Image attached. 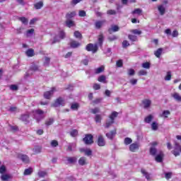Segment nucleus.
<instances>
[{
  "instance_id": "nucleus-12",
  "label": "nucleus",
  "mask_w": 181,
  "mask_h": 181,
  "mask_svg": "<svg viewBox=\"0 0 181 181\" xmlns=\"http://www.w3.org/2000/svg\"><path fill=\"white\" fill-rule=\"evenodd\" d=\"M129 149L131 152H136L139 149V144L136 142L130 144Z\"/></svg>"
},
{
  "instance_id": "nucleus-35",
  "label": "nucleus",
  "mask_w": 181,
  "mask_h": 181,
  "mask_svg": "<svg viewBox=\"0 0 181 181\" xmlns=\"http://www.w3.org/2000/svg\"><path fill=\"white\" fill-rule=\"evenodd\" d=\"M163 52V48H158L155 52L154 54L158 58L160 57V55L162 54V52Z\"/></svg>"
},
{
  "instance_id": "nucleus-45",
  "label": "nucleus",
  "mask_w": 181,
  "mask_h": 181,
  "mask_svg": "<svg viewBox=\"0 0 181 181\" xmlns=\"http://www.w3.org/2000/svg\"><path fill=\"white\" fill-rule=\"evenodd\" d=\"M124 145H131L132 144V139L129 137H126L124 141Z\"/></svg>"
},
{
  "instance_id": "nucleus-39",
  "label": "nucleus",
  "mask_w": 181,
  "mask_h": 181,
  "mask_svg": "<svg viewBox=\"0 0 181 181\" xmlns=\"http://www.w3.org/2000/svg\"><path fill=\"white\" fill-rule=\"evenodd\" d=\"M128 39L131 40V42H138V37L136 35H129Z\"/></svg>"
},
{
  "instance_id": "nucleus-34",
  "label": "nucleus",
  "mask_w": 181,
  "mask_h": 181,
  "mask_svg": "<svg viewBox=\"0 0 181 181\" xmlns=\"http://www.w3.org/2000/svg\"><path fill=\"white\" fill-rule=\"evenodd\" d=\"M34 8L35 9H42V8H43V2L41 1H39L36 4H35Z\"/></svg>"
},
{
  "instance_id": "nucleus-1",
  "label": "nucleus",
  "mask_w": 181,
  "mask_h": 181,
  "mask_svg": "<svg viewBox=\"0 0 181 181\" xmlns=\"http://www.w3.org/2000/svg\"><path fill=\"white\" fill-rule=\"evenodd\" d=\"M34 119L36 120L37 122H39L40 121H42L45 118L43 116V114H45V112L40 109L35 110L33 111Z\"/></svg>"
},
{
  "instance_id": "nucleus-11",
  "label": "nucleus",
  "mask_w": 181,
  "mask_h": 181,
  "mask_svg": "<svg viewBox=\"0 0 181 181\" xmlns=\"http://www.w3.org/2000/svg\"><path fill=\"white\" fill-rule=\"evenodd\" d=\"M115 135H117V129H114L113 130L106 134L107 138L111 141L115 138Z\"/></svg>"
},
{
  "instance_id": "nucleus-36",
  "label": "nucleus",
  "mask_w": 181,
  "mask_h": 181,
  "mask_svg": "<svg viewBox=\"0 0 181 181\" xmlns=\"http://www.w3.org/2000/svg\"><path fill=\"white\" fill-rule=\"evenodd\" d=\"M70 135L72 138H76L78 135V130L74 129L70 132Z\"/></svg>"
},
{
  "instance_id": "nucleus-55",
  "label": "nucleus",
  "mask_w": 181,
  "mask_h": 181,
  "mask_svg": "<svg viewBox=\"0 0 181 181\" xmlns=\"http://www.w3.org/2000/svg\"><path fill=\"white\" fill-rule=\"evenodd\" d=\"M85 155H86V156H91L93 155V151L90 148H86Z\"/></svg>"
},
{
  "instance_id": "nucleus-38",
  "label": "nucleus",
  "mask_w": 181,
  "mask_h": 181,
  "mask_svg": "<svg viewBox=\"0 0 181 181\" xmlns=\"http://www.w3.org/2000/svg\"><path fill=\"white\" fill-rule=\"evenodd\" d=\"M18 20H20L23 25H28V23H29V20L26 18V17H20Z\"/></svg>"
},
{
  "instance_id": "nucleus-40",
  "label": "nucleus",
  "mask_w": 181,
  "mask_h": 181,
  "mask_svg": "<svg viewBox=\"0 0 181 181\" xmlns=\"http://www.w3.org/2000/svg\"><path fill=\"white\" fill-rule=\"evenodd\" d=\"M131 33H132L133 35H142V31L138 29H133L130 30Z\"/></svg>"
},
{
  "instance_id": "nucleus-13",
  "label": "nucleus",
  "mask_w": 181,
  "mask_h": 181,
  "mask_svg": "<svg viewBox=\"0 0 181 181\" xmlns=\"http://www.w3.org/2000/svg\"><path fill=\"white\" fill-rule=\"evenodd\" d=\"M141 103L144 105V108L146 109V108H149V107H151V105L152 104V101L149 99H144L141 101Z\"/></svg>"
},
{
  "instance_id": "nucleus-20",
  "label": "nucleus",
  "mask_w": 181,
  "mask_h": 181,
  "mask_svg": "<svg viewBox=\"0 0 181 181\" xmlns=\"http://www.w3.org/2000/svg\"><path fill=\"white\" fill-rule=\"evenodd\" d=\"M98 45L103 47V43L104 42V35L103 34L98 35Z\"/></svg>"
},
{
  "instance_id": "nucleus-50",
  "label": "nucleus",
  "mask_w": 181,
  "mask_h": 181,
  "mask_svg": "<svg viewBox=\"0 0 181 181\" xmlns=\"http://www.w3.org/2000/svg\"><path fill=\"white\" fill-rule=\"evenodd\" d=\"M101 119H103V117H101V115H96L95 117V121L97 123L101 122Z\"/></svg>"
},
{
  "instance_id": "nucleus-14",
  "label": "nucleus",
  "mask_w": 181,
  "mask_h": 181,
  "mask_svg": "<svg viewBox=\"0 0 181 181\" xmlns=\"http://www.w3.org/2000/svg\"><path fill=\"white\" fill-rule=\"evenodd\" d=\"M119 30V27L118 25H112L110 28H108L107 32L110 35H112L114 32H118Z\"/></svg>"
},
{
  "instance_id": "nucleus-33",
  "label": "nucleus",
  "mask_w": 181,
  "mask_h": 181,
  "mask_svg": "<svg viewBox=\"0 0 181 181\" xmlns=\"http://www.w3.org/2000/svg\"><path fill=\"white\" fill-rule=\"evenodd\" d=\"M49 64H50V57H45L43 66H45V67H49Z\"/></svg>"
},
{
  "instance_id": "nucleus-48",
  "label": "nucleus",
  "mask_w": 181,
  "mask_h": 181,
  "mask_svg": "<svg viewBox=\"0 0 181 181\" xmlns=\"http://www.w3.org/2000/svg\"><path fill=\"white\" fill-rule=\"evenodd\" d=\"M101 101H103V98H96L94 100H93L92 103L93 105H97V104H100V103H101Z\"/></svg>"
},
{
  "instance_id": "nucleus-6",
  "label": "nucleus",
  "mask_w": 181,
  "mask_h": 181,
  "mask_svg": "<svg viewBox=\"0 0 181 181\" xmlns=\"http://www.w3.org/2000/svg\"><path fill=\"white\" fill-rule=\"evenodd\" d=\"M174 156H179L181 153V145L177 141L175 142L174 149L171 151Z\"/></svg>"
},
{
  "instance_id": "nucleus-59",
  "label": "nucleus",
  "mask_w": 181,
  "mask_h": 181,
  "mask_svg": "<svg viewBox=\"0 0 181 181\" xmlns=\"http://www.w3.org/2000/svg\"><path fill=\"white\" fill-rule=\"evenodd\" d=\"M146 74H148V72L144 69H141L138 72L139 76H146Z\"/></svg>"
},
{
  "instance_id": "nucleus-47",
  "label": "nucleus",
  "mask_w": 181,
  "mask_h": 181,
  "mask_svg": "<svg viewBox=\"0 0 181 181\" xmlns=\"http://www.w3.org/2000/svg\"><path fill=\"white\" fill-rule=\"evenodd\" d=\"M9 179H11V175L8 174H4L1 175V180L3 181L9 180Z\"/></svg>"
},
{
  "instance_id": "nucleus-56",
  "label": "nucleus",
  "mask_w": 181,
  "mask_h": 181,
  "mask_svg": "<svg viewBox=\"0 0 181 181\" xmlns=\"http://www.w3.org/2000/svg\"><path fill=\"white\" fill-rule=\"evenodd\" d=\"M142 67L144 69H151V64L149 62H144L142 64Z\"/></svg>"
},
{
  "instance_id": "nucleus-25",
  "label": "nucleus",
  "mask_w": 181,
  "mask_h": 181,
  "mask_svg": "<svg viewBox=\"0 0 181 181\" xmlns=\"http://www.w3.org/2000/svg\"><path fill=\"white\" fill-rule=\"evenodd\" d=\"M141 173H142V175L145 176V177H146V179H147V180H149L151 179V175H149L148 173L146 172V170L141 168Z\"/></svg>"
},
{
  "instance_id": "nucleus-4",
  "label": "nucleus",
  "mask_w": 181,
  "mask_h": 181,
  "mask_svg": "<svg viewBox=\"0 0 181 181\" xmlns=\"http://www.w3.org/2000/svg\"><path fill=\"white\" fill-rule=\"evenodd\" d=\"M56 91H57L56 87H52L50 90L45 91L44 93V98H45V100H51L52 97H53V95L54 94V93H56Z\"/></svg>"
},
{
  "instance_id": "nucleus-58",
  "label": "nucleus",
  "mask_w": 181,
  "mask_h": 181,
  "mask_svg": "<svg viewBox=\"0 0 181 181\" xmlns=\"http://www.w3.org/2000/svg\"><path fill=\"white\" fill-rule=\"evenodd\" d=\"M117 67H122L124 66V63L122 62V59H119L116 62Z\"/></svg>"
},
{
  "instance_id": "nucleus-22",
  "label": "nucleus",
  "mask_w": 181,
  "mask_h": 181,
  "mask_svg": "<svg viewBox=\"0 0 181 181\" xmlns=\"http://www.w3.org/2000/svg\"><path fill=\"white\" fill-rule=\"evenodd\" d=\"M25 54L28 57H33V56H35V49L32 48L28 49L26 51Z\"/></svg>"
},
{
  "instance_id": "nucleus-15",
  "label": "nucleus",
  "mask_w": 181,
  "mask_h": 181,
  "mask_svg": "<svg viewBox=\"0 0 181 181\" xmlns=\"http://www.w3.org/2000/svg\"><path fill=\"white\" fill-rule=\"evenodd\" d=\"M163 156H165V155L163 154V152L160 151V153L156 156L155 160L160 163L163 162Z\"/></svg>"
},
{
  "instance_id": "nucleus-60",
  "label": "nucleus",
  "mask_w": 181,
  "mask_h": 181,
  "mask_svg": "<svg viewBox=\"0 0 181 181\" xmlns=\"http://www.w3.org/2000/svg\"><path fill=\"white\" fill-rule=\"evenodd\" d=\"M128 76H135V70L133 69H129L127 70Z\"/></svg>"
},
{
  "instance_id": "nucleus-49",
  "label": "nucleus",
  "mask_w": 181,
  "mask_h": 181,
  "mask_svg": "<svg viewBox=\"0 0 181 181\" xmlns=\"http://www.w3.org/2000/svg\"><path fill=\"white\" fill-rule=\"evenodd\" d=\"M37 175L39 177H45V176H47V173L46 171H40Z\"/></svg>"
},
{
  "instance_id": "nucleus-29",
  "label": "nucleus",
  "mask_w": 181,
  "mask_h": 181,
  "mask_svg": "<svg viewBox=\"0 0 181 181\" xmlns=\"http://www.w3.org/2000/svg\"><path fill=\"white\" fill-rule=\"evenodd\" d=\"M152 119H153V116H152V115H149L144 118V122H146V124H151Z\"/></svg>"
},
{
  "instance_id": "nucleus-37",
  "label": "nucleus",
  "mask_w": 181,
  "mask_h": 181,
  "mask_svg": "<svg viewBox=\"0 0 181 181\" xmlns=\"http://www.w3.org/2000/svg\"><path fill=\"white\" fill-rule=\"evenodd\" d=\"M164 80L165 81H170V80H172V72L168 71Z\"/></svg>"
},
{
  "instance_id": "nucleus-41",
  "label": "nucleus",
  "mask_w": 181,
  "mask_h": 181,
  "mask_svg": "<svg viewBox=\"0 0 181 181\" xmlns=\"http://www.w3.org/2000/svg\"><path fill=\"white\" fill-rule=\"evenodd\" d=\"M33 152L35 154L40 153V152H42V147L39 146H35L33 148Z\"/></svg>"
},
{
  "instance_id": "nucleus-64",
  "label": "nucleus",
  "mask_w": 181,
  "mask_h": 181,
  "mask_svg": "<svg viewBox=\"0 0 181 181\" xmlns=\"http://www.w3.org/2000/svg\"><path fill=\"white\" fill-rule=\"evenodd\" d=\"M92 114H98V112H100V107H95L91 110Z\"/></svg>"
},
{
  "instance_id": "nucleus-30",
  "label": "nucleus",
  "mask_w": 181,
  "mask_h": 181,
  "mask_svg": "<svg viewBox=\"0 0 181 181\" xmlns=\"http://www.w3.org/2000/svg\"><path fill=\"white\" fill-rule=\"evenodd\" d=\"M68 163H76L77 162V157H67Z\"/></svg>"
},
{
  "instance_id": "nucleus-3",
  "label": "nucleus",
  "mask_w": 181,
  "mask_h": 181,
  "mask_svg": "<svg viewBox=\"0 0 181 181\" xmlns=\"http://www.w3.org/2000/svg\"><path fill=\"white\" fill-rule=\"evenodd\" d=\"M83 141L85 145H93V144H94V136L91 134H85Z\"/></svg>"
},
{
  "instance_id": "nucleus-27",
  "label": "nucleus",
  "mask_w": 181,
  "mask_h": 181,
  "mask_svg": "<svg viewBox=\"0 0 181 181\" xmlns=\"http://www.w3.org/2000/svg\"><path fill=\"white\" fill-rule=\"evenodd\" d=\"M105 23V21H98L95 23V26L96 29H101L103 26V23Z\"/></svg>"
},
{
  "instance_id": "nucleus-43",
  "label": "nucleus",
  "mask_w": 181,
  "mask_h": 181,
  "mask_svg": "<svg viewBox=\"0 0 181 181\" xmlns=\"http://www.w3.org/2000/svg\"><path fill=\"white\" fill-rule=\"evenodd\" d=\"M59 37L62 40L66 38V33L64 32V30H62L59 32Z\"/></svg>"
},
{
  "instance_id": "nucleus-61",
  "label": "nucleus",
  "mask_w": 181,
  "mask_h": 181,
  "mask_svg": "<svg viewBox=\"0 0 181 181\" xmlns=\"http://www.w3.org/2000/svg\"><path fill=\"white\" fill-rule=\"evenodd\" d=\"M172 173L169 172V173H165V177L167 180H169V179L172 178Z\"/></svg>"
},
{
  "instance_id": "nucleus-62",
  "label": "nucleus",
  "mask_w": 181,
  "mask_h": 181,
  "mask_svg": "<svg viewBox=\"0 0 181 181\" xmlns=\"http://www.w3.org/2000/svg\"><path fill=\"white\" fill-rule=\"evenodd\" d=\"M122 47L124 48V49H125V48H127V47H128V46H129V42H128V41L127 40H124L123 42H122Z\"/></svg>"
},
{
  "instance_id": "nucleus-42",
  "label": "nucleus",
  "mask_w": 181,
  "mask_h": 181,
  "mask_svg": "<svg viewBox=\"0 0 181 181\" xmlns=\"http://www.w3.org/2000/svg\"><path fill=\"white\" fill-rule=\"evenodd\" d=\"M173 98H175V100H176V101H179L180 103H181V96L180 95H179L178 93H175L173 95Z\"/></svg>"
},
{
  "instance_id": "nucleus-28",
  "label": "nucleus",
  "mask_w": 181,
  "mask_h": 181,
  "mask_svg": "<svg viewBox=\"0 0 181 181\" xmlns=\"http://www.w3.org/2000/svg\"><path fill=\"white\" fill-rule=\"evenodd\" d=\"M104 70H105V67L104 66H101L95 69V74H100V73H103Z\"/></svg>"
},
{
  "instance_id": "nucleus-31",
  "label": "nucleus",
  "mask_w": 181,
  "mask_h": 181,
  "mask_svg": "<svg viewBox=\"0 0 181 181\" xmlns=\"http://www.w3.org/2000/svg\"><path fill=\"white\" fill-rule=\"evenodd\" d=\"M170 115V111L164 110L163 113L160 115V117H161L162 118H168Z\"/></svg>"
},
{
  "instance_id": "nucleus-23",
  "label": "nucleus",
  "mask_w": 181,
  "mask_h": 181,
  "mask_svg": "<svg viewBox=\"0 0 181 181\" xmlns=\"http://www.w3.org/2000/svg\"><path fill=\"white\" fill-rule=\"evenodd\" d=\"M158 10L160 13V15L163 16L165 15V13L166 12V8L163 6V5H159L158 6Z\"/></svg>"
},
{
  "instance_id": "nucleus-57",
  "label": "nucleus",
  "mask_w": 181,
  "mask_h": 181,
  "mask_svg": "<svg viewBox=\"0 0 181 181\" xmlns=\"http://www.w3.org/2000/svg\"><path fill=\"white\" fill-rule=\"evenodd\" d=\"M151 128H152L153 131H157V129H158V123L153 122L151 124Z\"/></svg>"
},
{
  "instance_id": "nucleus-52",
  "label": "nucleus",
  "mask_w": 181,
  "mask_h": 181,
  "mask_svg": "<svg viewBox=\"0 0 181 181\" xmlns=\"http://www.w3.org/2000/svg\"><path fill=\"white\" fill-rule=\"evenodd\" d=\"M78 107H80V105H78V103H72L71 105V110H78Z\"/></svg>"
},
{
  "instance_id": "nucleus-46",
  "label": "nucleus",
  "mask_w": 181,
  "mask_h": 181,
  "mask_svg": "<svg viewBox=\"0 0 181 181\" xmlns=\"http://www.w3.org/2000/svg\"><path fill=\"white\" fill-rule=\"evenodd\" d=\"M132 15L137 14L139 16H141V13H142V10L141 8H136L132 12Z\"/></svg>"
},
{
  "instance_id": "nucleus-18",
  "label": "nucleus",
  "mask_w": 181,
  "mask_h": 181,
  "mask_svg": "<svg viewBox=\"0 0 181 181\" xmlns=\"http://www.w3.org/2000/svg\"><path fill=\"white\" fill-rule=\"evenodd\" d=\"M76 11L69 12L66 14L65 18L66 20H71L74 16H76Z\"/></svg>"
},
{
  "instance_id": "nucleus-24",
  "label": "nucleus",
  "mask_w": 181,
  "mask_h": 181,
  "mask_svg": "<svg viewBox=\"0 0 181 181\" xmlns=\"http://www.w3.org/2000/svg\"><path fill=\"white\" fill-rule=\"evenodd\" d=\"M98 81L99 83H103L104 84H107V77L105 75H101L98 78Z\"/></svg>"
},
{
  "instance_id": "nucleus-21",
  "label": "nucleus",
  "mask_w": 181,
  "mask_h": 181,
  "mask_svg": "<svg viewBox=\"0 0 181 181\" xmlns=\"http://www.w3.org/2000/svg\"><path fill=\"white\" fill-rule=\"evenodd\" d=\"M118 114H119L118 112H116V111L112 112L109 116L110 119L113 121V122H115V118L118 117Z\"/></svg>"
},
{
  "instance_id": "nucleus-32",
  "label": "nucleus",
  "mask_w": 181,
  "mask_h": 181,
  "mask_svg": "<svg viewBox=\"0 0 181 181\" xmlns=\"http://www.w3.org/2000/svg\"><path fill=\"white\" fill-rule=\"evenodd\" d=\"M30 70H31V71H40V70H39V66L35 64H33L30 66Z\"/></svg>"
},
{
  "instance_id": "nucleus-8",
  "label": "nucleus",
  "mask_w": 181,
  "mask_h": 181,
  "mask_svg": "<svg viewBox=\"0 0 181 181\" xmlns=\"http://www.w3.org/2000/svg\"><path fill=\"white\" fill-rule=\"evenodd\" d=\"M30 118V115L29 113L21 115L20 117V120L24 122V124H28L29 122V119Z\"/></svg>"
},
{
  "instance_id": "nucleus-10",
  "label": "nucleus",
  "mask_w": 181,
  "mask_h": 181,
  "mask_svg": "<svg viewBox=\"0 0 181 181\" xmlns=\"http://www.w3.org/2000/svg\"><path fill=\"white\" fill-rule=\"evenodd\" d=\"M98 146H105V139L103 135H99L97 139Z\"/></svg>"
},
{
  "instance_id": "nucleus-26",
  "label": "nucleus",
  "mask_w": 181,
  "mask_h": 181,
  "mask_svg": "<svg viewBox=\"0 0 181 181\" xmlns=\"http://www.w3.org/2000/svg\"><path fill=\"white\" fill-rule=\"evenodd\" d=\"M32 173H33V168H28L24 170L23 175L28 176L29 175H32Z\"/></svg>"
},
{
  "instance_id": "nucleus-7",
  "label": "nucleus",
  "mask_w": 181,
  "mask_h": 181,
  "mask_svg": "<svg viewBox=\"0 0 181 181\" xmlns=\"http://www.w3.org/2000/svg\"><path fill=\"white\" fill-rule=\"evenodd\" d=\"M69 45L71 49H77L81 46V43L76 40H71Z\"/></svg>"
},
{
  "instance_id": "nucleus-17",
  "label": "nucleus",
  "mask_w": 181,
  "mask_h": 181,
  "mask_svg": "<svg viewBox=\"0 0 181 181\" xmlns=\"http://www.w3.org/2000/svg\"><path fill=\"white\" fill-rule=\"evenodd\" d=\"M78 163L80 166H84L86 165H88V163H87V158L81 157L78 160Z\"/></svg>"
},
{
  "instance_id": "nucleus-2",
  "label": "nucleus",
  "mask_w": 181,
  "mask_h": 181,
  "mask_svg": "<svg viewBox=\"0 0 181 181\" xmlns=\"http://www.w3.org/2000/svg\"><path fill=\"white\" fill-rule=\"evenodd\" d=\"M87 52H92V53H97L98 52V44L89 43L86 47Z\"/></svg>"
},
{
  "instance_id": "nucleus-5",
  "label": "nucleus",
  "mask_w": 181,
  "mask_h": 181,
  "mask_svg": "<svg viewBox=\"0 0 181 181\" xmlns=\"http://www.w3.org/2000/svg\"><path fill=\"white\" fill-rule=\"evenodd\" d=\"M64 104H65L64 99L62 97H59L51 105V107H54V108H57V107H60V106L64 107Z\"/></svg>"
},
{
  "instance_id": "nucleus-16",
  "label": "nucleus",
  "mask_w": 181,
  "mask_h": 181,
  "mask_svg": "<svg viewBox=\"0 0 181 181\" xmlns=\"http://www.w3.org/2000/svg\"><path fill=\"white\" fill-rule=\"evenodd\" d=\"M65 25L67 28H74L76 23L73 20H66Z\"/></svg>"
},
{
  "instance_id": "nucleus-51",
  "label": "nucleus",
  "mask_w": 181,
  "mask_h": 181,
  "mask_svg": "<svg viewBox=\"0 0 181 181\" xmlns=\"http://www.w3.org/2000/svg\"><path fill=\"white\" fill-rule=\"evenodd\" d=\"M53 122H54V119H53V118H50L45 122V125H47V127H49L52 125Z\"/></svg>"
},
{
  "instance_id": "nucleus-63",
  "label": "nucleus",
  "mask_w": 181,
  "mask_h": 181,
  "mask_svg": "<svg viewBox=\"0 0 181 181\" xmlns=\"http://www.w3.org/2000/svg\"><path fill=\"white\" fill-rule=\"evenodd\" d=\"M107 15H117V11L115 10L110 9L107 11Z\"/></svg>"
},
{
  "instance_id": "nucleus-19",
  "label": "nucleus",
  "mask_w": 181,
  "mask_h": 181,
  "mask_svg": "<svg viewBox=\"0 0 181 181\" xmlns=\"http://www.w3.org/2000/svg\"><path fill=\"white\" fill-rule=\"evenodd\" d=\"M74 36L76 39H78V40H83V34H81V33H80L78 30L74 31Z\"/></svg>"
},
{
  "instance_id": "nucleus-44",
  "label": "nucleus",
  "mask_w": 181,
  "mask_h": 181,
  "mask_svg": "<svg viewBox=\"0 0 181 181\" xmlns=\"http://www.w3.org/2000/svg\"><path fill=\"white\" fill-rule=\"evenodd\" d=\"M156 152H158V150H156V148L155 147L150 148V155H151L152 156H156Z\"/></svg>"
},
{
  "instance_id": "nucleus-53",
  "label": "nucleus",
  "mask_w": 181,
  "mask_h": 181,
  "mask_svg": "<svg viewBox=\"0 0 181 181\" xmlns=\"http://www.w3.org/2000/svg\"><path fill=\"white\" fill-rule=\"evenodd\" d=\"M78 15L81 18H84L85 16H87V13L84 10L79 11Z\"/></svg>"
},
{
  "instance_id": "nucleus-54",
  "label": "nucleus",
  "mask_w": 181,
  "mask_h": 181,
  "mask_svg": "<svg viewBox=\"0 0 181 181\" xmlns=\"http://www.w3.org/2000/svg\"><path fill=\"white\" fill-rule=\"evenodd\" d=\"M51 146L53 148H56V146H59V141L57 140H52L51 141Z\"/></svg>"
},
{
  "instance_id": "nucleus-9",
  "label": "nucleus",
  "mask_w": 181,
  "mask_h": 181,
  "mask_svg": "<svg viewBox=\"0 0 181 181\" xmlns=\"http://www.w3.org/2000/svg\"><path fill=\"white\" fill-rule=\"evenodd\" d=\"M17 158L18 159H21V160H22V162H23L24 163H29L30 162L29 156H28V155L18 154Z\"/></svg>"
}]
</instances>
